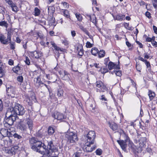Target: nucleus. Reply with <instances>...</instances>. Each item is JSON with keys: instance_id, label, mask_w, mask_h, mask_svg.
<instances>
[{"instance_id": "12", "label": "nucleus", "mask_w": 157, "mask_h": 157, "mask_svg": "<svg viewBox=\"0 0 157 157\" xmlns=\"http://www.w3.org/2000/svg\"><path fill=\"white\" fill-rule=\"evenodd\" d=\"M59 13L67 19H71L70 13L67 9H60Z\"/></svg>"}, {"instance_id": "56", "label": "nucleus", "mask_w": 157, "mask_h": 157, "mask_svg": "<svg viewBox=\"0 0 157 157\" xmlns=\"http://www.w3.org/2000/svg\"><path fill=\"white\" fill-rule=\"evenodd\" d=\"M71 34L72 37L74 38L76 35V32L75 30H71Z\"/></svg>"}, {"instance_id": "57", "label": "nucleus", "mask_w": 157, "mask_h": 157, "mask_svg": "<svg viewBox=\"0 0 157 157\" xmlns=\"http://www.w3.org/2000/svg\"><path fill=\"white\" fill-rule=\"evenodd\" d=\"M144 58L146 59H148L149 58L150 56V54H148L147 53H145L144 54Z\"/></svg>"}, {"instance_id": "2", "label": "nucleus", "mask_w": 157, "mask_h": 157, "mask_svg": "<svg viewBox=\"0 0 157 157\" xmlns=\"http://www.w3.org/2000/svg\"><path fill=\"white\" fill-rule=\"evenodd\" d=\"M31 148L34 151L44 154L46 146L41 141L35 137H32L29 140Z\"/></svg>"}, {"instance_id": "48", "label": "nucleus", "mask_w": 157, "mask_h": 157, "mask_svg": "<svg viewBox=\"0 0 157 157\" xmlns=\"http://www.w3.org/2000/svg\"><path fill=\"white\" fill-rule=\"evenodd\" d=\"M6 66L4 63L0 62V70L5 69Z\"/></svg>"}, {"instance_id": "22", "label": "nucleus", "mask_w": 157, "mask_h": 157, "mask_svg": "<svg viewBox=\"0 0 157 157\" xmlns=\"http://www.w3.org/2000/svg\"><path fill=\"white\" fill-rule=\"evenodd\" d=\"M109 127L112 130L114 131L117 130L118 129L117 125L115 123L113 122L111 123L110 122H108Z\"/></svg>"}, {"instance_id": "45", "label": "nucleus", "mask_w": 157, "mask_h": 157, "mask_svg": "<svg viewBox=\"0 0 157 157\" xmlns=\"http://www.w3.org/2000/svg\"><path fill=\"white\" fill-rule=\"evenodd\" d=\"M94 44H91L90 42L87 41L86 43V47L87 48H91L93 46Z\"/></svg>"}, {"instance_id": "19", "label": "nucleus", "mask_w": 157, "mask_h": 157, "mask_svg": "<svg viewBox=\"0 0 157 157\" xmlns=\"http://www.w3.org/2000/svg\"><path fill=\"white\" fill-rule=\"evenodd\" d=\"M10 6L12 10L15 13H17L19 10L18 8L16 3L13 2L11 4L9 5Z\"/></svg>"}, {"instance_id": "20", "label": "nucleus", "mask_w": 157, "mask_h": 157, "mask_svg": "<svg viewBox=\"0 0 157 157\" xmlns=\"http://www.w3.org/2000/svg\"><path fill=\"white\" fill-rule=\"evenodd\" d=\"M138 59L139 60L143 61L145 63V64L147 66V68H150L151 66L149 62L146 59H145L143 57H141L140 56H139L138 57Z\"/></svg>"}, {"instance_id": "7", "label": "nucleus", "mask_w": 157, "mask_h": 157, "mask_svg": "<svg viewBox=\"0 0 157 157\" xmlns=\"http://www.w3.org/2000/svg\"><path fill=\"white\" fill-rule=\"evenodd\" d=\"M11 35L8 33L7 38L3 34H0V41L1 43L3 44H7L9 42H11Z\"/></svg>"}, {"instance_id": "63", "label": "nucleus", "mask_w": 157, "mask_h": 157, "mask_svg": "<svg viewBox=\"0 0 157 157\" xmlns=\"http://www.w3.org/2000/svg\"><path fill=\"white\" fill-rule=\"evenodd\" d=\"M153 28L154 33L157 34V27L156 26L153 25Z\"/></svg>"}, {"instance_id": "8", "label": "nucleus", "mask_w": 157, "mask_h": 157, "mask_svg": "<svg viewBox=\"0 0 157 157\" xmlns=\"http://www.w3.org/2000/svg\"><path fill=\"white\" fill-rule=\"evenodd\" d=\"M29 55L31 58L38 59L43 56V54L39 51H34L29 52Z\"/></svg>"}, {"instance_id": "15", "label": "nucleus", "mask_w": 157, "mask_h": 157, "mask_svg": "<svg viewBox=\"0 0 157 157\" xmlns=\"http://www.w3.org/2000/svg\"><path fill=\"white\" fill-rule=\"evenodd\" d=\"M22 70V67H21L20 65L19 64L13 67V71L14 73L18 74H20Z\"/></svg>"}, {"instance_id": "17", "label": "nucleus", "mask_w": 157, "mask_h": 157, "mask_svg": "<svg viewBox=\"0 0 157 157\" xmlns=\"http://www.w3.org/2000/svg\"><path fill=\"white\" fill-rule=\"evenodd\" d=\"M108 67L109 70L114 69H119L118 66L112 62H109L108 65Z\"/></svg>"}, {"instance_id": "23", "label": "nucleus", "mask_w": 157, "mask_h": 157, "mask_svg": "<svg viewBox=\"0 0 157 157\" xmlns=\"http://www.w3.org/2000/svg\"><path fill=\"white\" fill-rule=\"evenodd\" d=\"M26 124L28 125L29 128L32 130L33 128V121L29 118L27 119Z\"/></svg>"}, {"instance_id": "27", "label": "nucleus", "mask_w": 157, "mask_h": 157, "mask_svg": "<svg viewBox=\"0 0 157 157\" xmlns=\"http://www.w3.org/2000/svg\"><path fill=\"white\" fill-rule=\"evenodd\" d=\"M99 52L98 49L95 47H93L91 49V52L93 55L96 56Z\"/></svg>"}, {"instance_id": "58", "label": "nucleus", "mask_w": 157, "mask_h": 157, "mask_svg": "<svg viewBox=\"0 0 157 157\" xmlns=\"http://www.w3.org/2000/svg\"><path fill=\"white\" fill-rule=\"evenodd\" d=\"M144 36H145V37H146V41L149 42L151 41V38L149 37H147V36L146 35H144Z\"/></svg>"}, {"instance_id": "34", "label": "nucleus", "mask_w": 157, "mask_h": 157, "mask_svg": "<svg viewBox=\"0 0 157 157\" xmlns=\"http://www.w3.org/2000/svg\"><path fill=\"white\" fill-rule=\"evenodd\" d=\"M8 24L5 21H0V26H4L7 28L8 26Z\"/></svg>"}, {"instance_id": "10", "label": "nucleus", "mask_w": 157, "mask_h": 157, "mask_svg": "<svg viewBox=\"0 0 157 157\" xmlns=\"http://www.w3.org/2000/svg\"><path fill=\"white\" fill-rule=\"evenodd\" d=\"M96 87L97 92H104L106 88L105 86L101 81H98L96 82Z\"/></svg>"}, {"instance_id": "5", "label": "nucleus", "mask_w": 157, "mask_h": 157, "mask_svg": "<svg viewBox=\"0 0 157 157\" xmlns=\"http://www.w3.org/2000/svg\"><path fill=\"white\" fill-rule=\"evenodd\" d=\"M14 112L15 113L14 114H16L18 115H22L25 113V110L23 107L19 104L17 103L15 105L13 108Z\"/></svg>"}, {"instance_id": "50", "label": "nucleus", "mask_w": 157, "mask_h": 157, "mask_svg": "<svg viewBox=\"0 0 157 157\" xmlns=\"http://www.w3.org/2000/svg\"><path fill=\"white\" fill-rule=\"evenodd\" d=\"M25 61L26 64L28 65H29L30 64V60L29 58L28 57H26L25 60Z\"/></svg>"}, {"instance_id": "30", "label": "nucleus", "mask_w": 157, "mask_h": 157, "mask_svg": "<svg viewBox=\"0 0 157 157\" xmlns=\"http://www.w3.org/2000/svg\"><path fill=\"white\" fill-rule=\"evenodd\" d=\"M55 11V8L54 6H50L48 8V13H53Z\"/></svg>"}, {"instance_id": "54", "label": "nucleus", "mask_w": 157, "mask_h": 157, "mask_svg": "<svg viewBox=\"0 0 157 157\" xmlns=\"http://www.w3.org/2000/svg\"><path fill=\"white\" fill-rule=\"evenodd\" d=\"M3 109V104L1 99H0V111H2Z\"/></svg>"}, {"instance_id": "4", "label": "nucleus", "mask_w": 157, "mask_h": 157, "mask_svg": "<svg viewBox=\"0 0 157 157\" xmlns=\"http://www.w3.org/2000/svg\"><path fill=\"white\" fill-rule=\"evenodd\" d=\"M17 118H18V117L16 114H11L6 119L4 123L5 127L6 128L12 127L11 126Z\"/></svg>"}, {"instance_id": "28", "label": "nucleus", "mask_w": 157, "mask_h": 157, "mask_svg": "<svg viewBox=\"0 0 157 157\" xmlns=\"http://www.w3.org/2000/svg\"><path fill=\"white\" fill-rule=\"evenodd\" d=\"M75 14L78 21H82L83 19V17L82 15L79 13H75Z\"/></svg>"}, {"instance_id": "11", "label": "nucleus", "mask_w": 157, "mask_h": 157, "mask_svg": "<svg viewBox=\"0 0 157 157\" xmlns=\"http://www.w3.org/2000/svg\"><path fill=\"white\" fill-rule=\"evenodd\" d=\"M126 139L125 141L123 140H117V141L118 143L121 146V148L123 150H126V148L127 145L126 144V142L127 141L130 142V139L128 136L126 135Z\"/></svg>"}, {"instance_id": "60", "label": "nucleus", "mask_w": 157, "mask_h": 157, "mask_svg": "<svg viewBox=\"0 0 157 157\" xmlns=\"http://www.w3.org/2000/svg\"><path fill=\"white\" fill-rule=\"evenodd\" d=\"M109 60V57L105 58L104 59V64L105 65H107L108 62Z\"/></svg>"}, {"instance_id": "53", "label": "nucleus", "mask_w": 157, "mask_h": 157, "mask_svg": "<svg viewBox=\"0 0 157 157\" xmlns=\"http://www.w3.org/2000/svg\"><path fill=\"white\" fill-rule=\"evenodd\" d=\"M130 80L131 81V82L132 83V85L136 89H137V87H136V82H135L134 81L132 80V79L130 78Z\"/></svg>"}, {"instance_id": "44", "label": "nucleus", "mask_w": 157, "mask_h": 157, "mask_svg": "<svg viewBox=\"0 0 157 157\" xmlns=\"http://www.w3.org/2000/svg\"><path fill=\"white\" fill-rule=\"evenodd\" d=\"M102 150L99 148L95 152L97 155H100L102 154Z\"/></svg>"}, {"instance_id": "42", "label": "nucleus", "mask_w": 157, "mask_h": 157, "mask_svg": "<svg viewBox=\"0 0 157 157\" xmlns=\"http://www.w3.org/2000/svg\"><path fill=\"white\" fill-rule=\"evenodd\" d=\"M151 2L154 8L157 9V0H151Z\"/></svg>"}, {"instance_id": "64", "label": "nucleus", "mask_w": 157, "mask_h": 157, "mask_svg": "<svg viewBox=\"0 0 157 157\" xmlns=\"http://www.w3.org/2000/svg\"><path fill=\"white\" fill-rule=\"evenodd\" d=\"M8 64L10 65H12L13 64V60L10 59L9 60Z\"/></svg>"}, {"instance_id": "46", "label": "nucleus", "mask_w": 157, "mask_h": 157, "mask_svg": "<svg viewBox=\"0 0 157 157\" xmlns=\"http://www.w3.org/2000/svg\"><path fill=\"white\" fill-rule=\"evenodd\" d=\"M77 50L78 52H84L83 49V47L82 45H79L77 47Z\"/></svg>"}, {"instance_id": "25", "label": "nucleus", "mask_w": 157, "mask_h": 157, "mask_svg": "<svg viewBox=\"0 0 157 157\" xmlns=\"http://www.w3.org/2000/svg\"><path fill=\"white\" fill-rule=\"evenodd\" d=\"M51 44L52 45V46L53 47L54 49L56 50L57 51H60V52H64V49L63 48H60L59 47L57 46L56 45V44L52 42H51Z\"/></svg>"}, {"instance_id": "31", "label": "nucleus", "mask_w": 157, "mask_h": 157, "mask_svg": "<svg viewBox=\"0 0 157 157\" xmlns=\"http://www.w3.org/2000/svg\"><path fill=\"white\" fill-rule=\"evenodd\" d=\"M19 128L22 131H25L26 130L27 127L24 124H21L19 126Z\"/></svg>"}, {"instance_id": "41", "label": "nucleus", "mask_w": 157, "mask_h": 157, "mask_svg": "<svg viewBox=\"0 0 157 157\" xmlns=\"http://www.w3.org/2000/svg\"><path fill=\"white\" fill-rule=\"evenodd\" d=\"M82 153L81 151H79L75 152L74 155L75 157H80Z\"/></svg>"}, {"instance_id": "43", "label": "nucleus", "mask_w": 157, "mask_h": 157, "mask_svg": "<svg viewBox=\"0 0 157 157\" xmlns=\"http://www.w3.org/2000/svg\"><path fill=\"white\" fill-rule=\"evenodd\" d=\"M6 73L5 69L0 70V77H3Z\"/></svg>"}, {"instance_id": "36", "label": "nucleus", "mask_w": 157, "mask_h": 157, "mask_svg": "<svg viewBox=\"0 0 157 157\" xmlns=\"http://www.w3.org/2000/svg\"><path fill=\"white\" fill-rule=\"evenodd\" d=\"M61 4L63 5V7L64 8L68 9L69 7V5L68 3L65 2H61Z\"/></svg>"}, {"instance_id": "52", "label": "nucleus", "mask_w": 157, "mask_h": 157, "mask_svg": "<svg viewBox=\"0 0 157 157\" xmlns=\"http://www.w3.org/2000/svg\"><path fill=\"white\" fill-rule=\"evenodd\" d=\"M145 15L149 19H150L151 17V13L148 11H147L146 12Z\"/></svg>"}, {"instance_id": "35", "label": "nucleus", "mask_w": 157, "mask_h": 157, "mask_svg": "<svg viewBox=\"0 0 157 157\" xmlns=\"http://www.w3.org/2000/svg\"><path fill=\"white\" fill-rule=\"evenodd\" d=\"M146 141V137L140 138L139 140L140 144H144Z\"/></svg>"}, {"instance_id": "38", "label": "nucleus", "mask_w": 157, "mask_h": 157, "mask_svg": "<svg viewBox=\"0 0 157 157\" xmlns=\"http://www.w3.org/2000/svg\"><path fill=\"white\" fill-rule=\"evenodd\" d=\"M10 43V48L11 50H13L15 49V43L14 42H9Z\"/></svg>"}, {"instance_id": "62", "label": "nucleus", "mask_w": 157, "mask_h": 157, "mask_svg": "<svg viewBox=\"0 0 157 157\" xmlns=\"http://www.w3.org/2000/svg\"><path fill=\"white\" fill-rule=\"evenodd\" d=\"M82 31H83L84 33H85L87 35H89V33L86 28H84Z\"/></svg>"}, {"instance_id": "33", "label": "nucleus", "mask_w": 157, "mask_h": 157, "mask_svg": "<svg viewBox=\"0 0 157 157\" xmlns=\"http://www.w3.org/2000/svg\"><path fill=\"white\" fill-rule=\"evenodd\" d=\"M34 15L36 16H39L40 13V10L37 7H35L34 9Z\"/></svg>"}, {"instance_id": "39", "label": "nucleus", "mask_w": 157, "mask_h": 157, "mask_svg": "<svg viewBox=\"0 0 157 157\" xmlns=\"http://www.w3.org/2000/svg\"><path fill=\"white\" fill-rule=\"evenodd\" d=\"M63 90L61 89L58 90L57 91V95L59 97L62 96L63 95Z\"/></svg>"}, {"instance_id": "51", "label": "nucleus", "mask_w": 157, "mask_h": 157, "mask_svg": "<svg viewBox=\"0 0 157 157\" xmlns=\"http://www.w3.org/2000/svg\"><path fill=\"white\" fill-rule=\"evenodd\" d=\"M101 72L102 73H105L108 72V70L106 68H101Z\"/></svg>"}, {"instance_id": "18", "label": "nucleus", "mask_w": 157, "mask_h": 157, "mask_svg": "<svg viewBox=\"0 0 157 157\" xmlns=\"http://www.w3.org/2000/svg\"><path fill=\"white\" fill-rule=\"evenodd\" d=\"M19 147L18 146H14L12 147L8 151V153L9 154H11L12 155L15 154L18 149Z\"/></svg>"}, {"instance_id": "59", "label": "nucleus", "mask_w": 157, "mask_h": 157, "mask_svg": "<svg viewBox=\"0 0 157 157\" xmlns=\"http://www.w3.org/2000/svg\"><path fill=\"white\" fill-rule=\"evenodd\" d=\"M62 43L66 46L67 45L69 44L68 41L66 40H63L62 42Z\"/></svg>"}, {"instance_id": "24", "label": "nucleus", "mask_w": 157, "mask_h": 157, "mask_svg": "<svg viewBox=\"0 0 157 157\" xmlns=\"http://www.w3.org/2000/svg\"><path fill=\"white\" fill-rule=\"evenodd\" d=\"M13 136L17 140H20L22 138V136L19 135L15 132L14 130L12 131V133L10 134V137Z\"/></svg>"}, {"instance_id": "37", "label": "nucleus", "mask_w": 157, "mask_h": 157, "mask_svg": "<svg viewBox=\"0 0 157 157\" xmlns=\"http://www.w3.org/2000/svg\"><path fill=\"white\" fill-rule=\"evenodd\" d=\"M136 68L137 71L139 72H140L142 69L141 66L140 64H137L136 63Z\"/></svg>"}, {"instance_id": "9", "label": "nucleus", "mask_w": 157, "mask_h": 157, "mask_svg": "<svg viewBox=\"0 0 157 157\" xmlns=\"http://www.w3.org/2000/svg\"><path fill=\"white\" fill-rule=\"evenodd\" d=\"M52 116L55 119L61 121H64V119L66 118V116H64L63 114L56 111L55 112Z\"/></svg>"}, {"instance_id": "47", "label": "nucleus", "mask_w": 157, "mask_h": 157, "mask_svg": "<svg viewBox=\"0 0 157 157\" xmlns=\"http://www.w3.org/2000/svg\"><path fill=\"white\" fill-rule=\"evenodd\" d=\"M38 22L40 25L41 26H43V25H46V21L44 20H39Z\"/></svg>"}, {"instance_id": "32", "label": "nucleus", "mask_w": 157, "mask_h": 157, "mask_svg": "<svg viewBox=\"0 0 157 157\" xmlns=\"http://www.w3.org/2000/svg\"><path fill=\"white\" fill-rule=\"evenodd\" d=\"M54 129L51 127H49L48 128V132L49 135H52L55 132Z\"/></svg>"}, {"instance_id": "6", "label": "nucleus", "mask_w": 157, "mask_h": 157, "mask_svg": "<svg viewBox=\"0 0 157 157\" xmlns=\"http://www.w3.org/2000/svg\"><path fill=\"white\" fill-rule=\"evenodd\" d=\"M7 129L2 128L0 130V133L3 137L8 136L10 137V134L12 133V131L14 130L13 127L6 128Z\"/></svg>"}, {"instance_id": "61", "label": "nucleus", "mask_w": 157, "mask_h": 157, "mask_svg": "<svg viewBox=\"0 0 157 157\" xmlns=\"http://www.w3.org/2000/svg\"><path fill=\"white\" fill-rule=\"evenodd\" d=\"M152 44L155 47H157V42L156 41H152Z\"/></svg>"}, {"instance_id": "40", "label": "nucleus", "mask_w": 157, "mask_h": 157, "mask_svg": "<svg viewBox=\"0 0 157 157\" xmlns=\"http://www.w3.org/2000/svg\"><path fill=\"white\" fill-rule=\"evenodd\" d=\"M17 80L18 82L21 83L23 81V77L21 75L19 76L17 78Z\"/></svg>"}, {"instance_id": "3", "label": "nucleus", "mask_w": 157, "mask_h": 157, "mask_svg": "<svg viewBox=\"0 0 157 157\" xmlns=\"http://www.w3.org/2000/svg\"><path fill=\"white\" fill-rule=\"evenodd\" d=\"M65 137L67 139L68 144L74 143L78 140L77 134L73 132L68 131L65 134Z\"/></svg>"}, {"instance_id": "16", "label": "nucleus", "mask_w": 157, "mask_h": 157, "mask_svg": "<svg viewBox=\"0 0 157 157\" xmlns=\"http://www.w3.org/2000/svg\"><path fill=\"white\" fill-rule=\"evenodd\" d=\"M34 84L36 86L39 87L41 85L44 84L41 80V78L40 76H38L36 78H35L34 79Z\"/></svg>"}, {"instance_id": "21", "label": "nucleus", "mask_w": 157, "mask_h": 157, "mask_svg": "<svg viewBox=\"0 0 157 157\" xmlns=\"http://www.w3.org/2000/svg\"><path fill=\"white\" fill-rule=\"evenodd\" d=\"M148 95L149 96L150 101L152 100L155 98L156 96L155 92L150 90H148Z\"/></svg>"}, {"instance_id": "13", "label": "nucleus", "mask_w": 157, "mask_h": 157, "mask_svg": "<svg viewBox=\"0 0 157 157\" xmlns=\"http://www.w3.org/2000/svg\"><path fill=\"white\" fill-rule=\"evenodd\" d=\"M47 148L49 150V153L55 152L57 150L56 147L54 145L52 141H50L48 143Z\"/></svg>"}, {"instance_id": "26", "label": "nucleus", "mask_w": 157, "mask_h": 157, "mask_svg": "<svg viewBox=\"0 0 157 157\" xmlns=\"http://www.w3.org/2000/svg\"><path fill=\"white\" fill-rule=\"evenodd\" d=\"M111 73L113 74L115 73L116 76L119 77H121L122 75L121 71V70H119V69H116V70H114Z\"/></svg>"}, {"instance_id": "1", "label": "nucleus", "mask_w": 157, "mask_h": 157, "mask_svg": "<svg viewBox=\"0 0 157 157\" xmlns=\"http://www.w3.org/2000/svg\"><path fill=\"white\" fill-rule=\"evenodd\" d=\"M84 136L85 137V144L83 149L84 151L91 152L96 148V145L94 144L96 137L95 133L94 131H91Z\"/></svg>"}, {"instance_id": "14", "label": "nucleus", "mask_w": 157, "mask_h": 157, "mask_svg": "<svg viewBox=\"0 0 157 157\" xmlns=\"http://www.w3.org/2000/svg\"><path fill=\"white\" fill-rule=\"evenodd\" d=\"M59 73L60 75V77L62 79L67 80L69 79L68 73L67 72L65 71H59Z\"/></svg>"}, {"instance_id": "55", "label": "nucleus", "mask_w": 157, "mask_h": 157, "mask_svg": "<svg viewBox=\"0 0 157 157\" xmlns=\"http://www.w3.org/2000/svg\"><path fill=\"white\" fill-rule=\"evenodd\" d=\"M139 3L140 6H146V8H147V4L144 1H141V2H139Z\"/></svg>"}, {"instance_id": "29", "label": "nucleus", "mask_w": 157, "mask_h": 157, "mask_svg": "<svg viewBox=\"0 0 157 157\" xmlns=\"http://www.w3.org/2000/svg\"><path fill=\"white\" fill-rule=\"evenodd\" d=\"M98 53V57L100 58L104 57L105 54V51L103 50H100Z\"/></svg>"}, {"instance_id": "49", "label": "nucleus", "mask_w": 157, "mask_h": 157, "mask_svg": "<svg viewBox=\"0 0 157 157\" xmlns=\"http://www.w3.org/2000/svg\"><path fill=\"white\" fill-rule=\"evenodd\" d=\"M124 17V15H117L116 16V19L117 20H122L123 18Z\"/></svg>"}]
</instances>
